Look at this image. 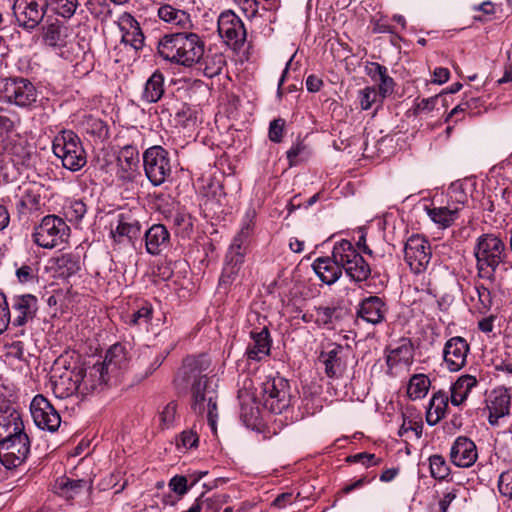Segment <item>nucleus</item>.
<instances>
[{
    "instance_id": "57",
    "label": "nucleus",
    "mask_w": 512,
    "mask_h": 512,
    "mask_svg": "<svg viewBox=\"0 0 512 512\" xmlns=\"http://www.w3.org/2000/svg\"><path fill=\"white\" fill-rule=\"evenodd\" d=\"M83 125L86 132L92 135L102 137L107 133L106 124L98 118L89 116L85 119Z\"/></svg>"
},
{
    "instance_id": "4",
    "label": "nucleus",
    "mask_w": 512,
    "mask_h": 512,
    "mask_svg": "<svg viewBox=\"0 0 512 512\" xmlns=\"http://www.w3.org/2000/svg\"><path fill=\"white\" fill-rule=\"evenodd\" d=\"M41 39L46 47L71 63L78 64L88 51L85 40L77 39L73 28L58 19L48 21L42 27Z\"/></svg>"
},
{
    "instance_id": "42",
    "label": "nucleus",
    "mask_w": 512,
    "mask_h": 512,
    "mask_svg": "<svg viewBox=\"0 0 512 512\" xmlns=\"http://www.w3.org/2000/svg\"><path fill=\"white\" fill-rule=\"evenodd\" d=\"M413 359L412 347L409 344H402L399 347L392 349L387 356L386 362L389 372L393 374V370L398 367L407 368Z\"/></svg>"
},
{
    "instance_id": "1",
    "label": "nucleus",
    "mask_w": 512,
    "mask_h": 512,
    "mask_svg": "<svg viewBox=\"0 0 512 512\" xmlns=\"http://www.w3.org/2000/svg\"><path fill=\"white\" fill-rule=\"evenodd\" d=\"M210 362L202 355L189 356L177 372L175 381L188 384L192 382L191 407L196 414H206L208 424L213 433L217 431V391L214 381L203 374L208 370Z\"/></svg>"
},
{
    "instance_id": "6",
    "label": "nucleus",
    "mask_w": 512,
    "mask_h": 512,
    "mask_svg": "<svg viewBox=\"0 0 512 512\" xmlns=\"http://www.w3.org/2000/svg\"><path fill=\"white\" fill-rule=\"evenodd\" d=\"M255 210L247 211L240 231L234 236L225 257V265L220 278L221 284L232 283L239 274L244 263L248 240L254 227Z\"/></svg>"
},
{
    "instance_id": "10",
    "label": "nucleus",
    "mask_w": 512,
    "mask_h": 512,
    "mask_svg": "<svg viewBox=\"0 0 512 512\" xmlns=\"http://www.w3.org/2000/svg\"><path fill=\"white\" fill-rule=\"evenodd\" d=\"M69 227L56 215L45 216L32 234L33 241L39 247L52 249L64 243L69 236Z\"/></svg>"
},
{
    "instance_id": "48",
    "label": "nucleus",
    "mask_w": 512,
    "mask_h": 512,
    "mask_svg": "<svg viewBox=\"0 0 512 512\" xmlns=\"http://www.w3.org/2000/svg\"><path fill=\"white\" fill-rule=\"evenodd\" d=\"M52 10L60 17L70 19L79 7L78 0H49Z\"/></svg>"
},
{
    "instance_id": "43",
    "label": "nucleus",
    "mask_w": 512,
    "mask_h": 512,
    "mask_svg": "<svg viewBox=\"0 0 512 512\" xmlns=\"http://www.w3.org/2000/svg\"><path fill=\"white\" fill-rule=\"evenodd\" d=\"M430 379L424 374L413 375L408 383L407 394L410 399L424 398L429 391Z\"/></svg>"
},
{
    "instance_id": "58",
    "label": "nucleus",
    "mask_w": 512,
    "mask_h": 512,
    "mask_svg": "<svg viewBox=\"0 0 512 512\" xmlns=\"http://www.w3.org/2000/svg\"><path fill=\"white\" fill-rule=\"evenodd\" d=\"M174 120L177 125H179L183 128H188L195 124L196 117L194 116L193 111L189 107L183 106L175 114Z\"/></svg>"
},
{
    "instance_id": "51",
    "label": "nucleus",
    "mask_w": 512,
    "mask_h": 512,
    "mask_svg": "<svg viewBox=\"0 0 512 512\" xmlns=\"http://www.w3.org/2000/svg\"><path fill=\"white\" fill-rule=\"evenodd\" d=\"M153 316V307L152 304L145 302L142 306H140L135 312H133L127 323L131 326H140L144 324H148Z\"/></svg>"
},
{
    "instance_id": "18",
    "label": "nucleus",
    "mask_w": 512,
    "mask_h": 512,
    "mask_svg": "<svg viewBox=\"0 0 512 512\" xmlns=\"http://www.w3.org/2000/svg\"><path fill=\"white\" fill-rule=\"evenodd\" d=\"M470 353V344L461 336L449 338L443 347V364L450 372H458L467 364V357Z\"/></svg>"
},
{
    "instance_id": "20",
    "label": "nucleus",
    "mask_w": 512,
    "mask_h": 512,
    "mask_svg": "<svg viewBox=\"0 0 512 512\" xmlns=\"http://www.w3.org/2000/svg\"><path fill=\"white\" fill-rule=\"evenodd\" d=\"M449 456L455 466L469 468L478 459L476 444L466 436H458L451 445Z\"/></svg>"
},
{
    "instance_id": "9",
    "label": "nucleus",
    "mask_w": 512,
    "mask_h": 512,
    "mask_svg": "<svg viewBox=\"0 0 512 512\" xmlns=\"http://www.w3.org/2000/svg\"><path fill=\"white\" fill-rule=\"evenodd\" d=\"M0 98L20 108H30L36 103L38 92L26 78H4L0 80Z\"/></svg>"
},
{
    "instance_id": "28",
    "label": "nucleus",
    "mask_w": 512,
    "mask_h": 512,
    "mask_svg": "<svg viewBox=\"0 0 512 512\" xmlns=\"http://www.w3.org/2000/svg\"><path fill=\"white\" fill-rule=\"evenodd\" d=\"M122 31V43L129 45L134 50H140L144 46V35L138 21L128 13H125L120 20Z\"/></svg>"
},
{
    "instance_id": "31",
    "label": "nucleus",
    "mask_w": 512,
    "mask_h": 512,
    "mask_svg": "<svg viewBox=\"0 0 512 512\" xmlns=\"http://www.w3.org/2000/svg\"><path fill=\"white\" fill-rule=\"evenodd\" d=\"M240 405V417L247 425H254L259 418V407L256 403L254 393L250 387L245 386L238 391Z\"/></svg>"
},
{
    "instance_id": "52",
    "label": "nucleus",
    "mask_w": 512,
    "mask_h": 512,
    "mask_svg": "<svg viewBox=\"0 0 512 512\" xmlns=\"http://www.w3.org/2000/svg\"><path fill=\"white\" fill-rule=\"evenodd\" d=\"M358 100L362 110H368L373 104L382 102L380 93L375 87H365L361 89L358 94Z\"/></svg>"
},
{
    "instance_id": "7",
    "label": "nucleus",
    "mask_w": 512,
    "mask_h": 512,
    "mask_svg": "<svg viewBox=\"0 0 512 512\" xmlns=\"http://www.w3.org/2000/svg\"><path fill=\"white\" fill-rule=\"evenodd\" d=\"M52 150L61 159L63 167L70 171H79L87 163L82 142L71 130H63L55 136Z\"/></svg>"
},
{
    "instance_id": "12",
    "label": "nucleus",
    "mask_w": 512,
    "mask_h": 512,
    "mask_svg": "<svg viewBox=\"0 0 512 512\" xmlns=\"http://www.w3.org/2000/svg\"><path fill=\"white\" fill-rule=\"evenodd\" d=\"M217 31L224 42L239 51L246 40L244 23L232 10L223 11L217 21Z\"/></svg>"
},
{
    "instance_id": "3",
    "label": "nucleus",
    "mask_w": 512,
    "mask_h": 512,
    "mask_svg": "<svg viewBox=\"0 0 512 512\" xmlns=\"http://www.w3.org/2000/svg\"><path fill=\"white\" fill-rule=\"evenodd\" d=\"M204 48L203 38L190 30L165 34L157 45L158 54L163 60L185 68L196 66Z\"/></svg>"
},
{
    "instance_id": "5",
    "label": "nucleus",
    "mask_w": 512,
    "mask_h": 512,
    "mask_svg": "<svg viewBox=\"0 0 512 512\" xmlns=\"http://www.w3.org/2000/svg\"><path fill=\"white\" fill-rule=\"evenodd\" d=\"M478 275L494 280L498 267L508 264V252L504 241L494 233L480 235L473 248Z\"/></svg>"
},
{
    "instance_id": "13",
    "label": "nucleus",
    "mask_w": 512,
    "mask_h": 512,
    "mask_svg": "<svg viewBox=\"0 0 512 512\" xmlns=\"http://www.w3.org/2000/svg\"><path fill=\"white\" fill-rule=\"evenodd\" d=\"M431 246L420 235H412L404 245V260L415 274L424 272L431 260Z\"/></svg>"
},
{
    "instance_id": "35",
    "label": "nucleus",
    "mask_w": 512,
    "mask_h": 512,
    "mask_svg": "<svg viewBox=\"0 0 512 512\" xmlns=\"http://www.w3.org/2000/svg\"><path fill=\"white\" fill-rule=\"evenodd\" d=\"M425 211L433 223L441 229H446L459 218L460 207L448 204L440 207H425Z\"/></svg>"
},
{
    "instance_id": "38",
    "label": "nucleus",
    "mask_w": 512,
    "mask_h": 512,
    "mask_svg": "<svg viewBox=\"0 0 512 512\" xmlns=\"http://www.w3.org/2000/svg\"><path fill=\"white\" fill-rule=\"evenodd\" d=\"M141 226L137 220L119 215L117 224L111 229V236L115 242L121 243L124 238L132 240L140 235Z\"/></svg>"
},
{
    "instance_id": "16",
    "label": "nucleus",
    "mask_w": 512,
    "mask_h": 512,
    "mask_svg": "<svg viewBox=\"0 0 512 512\" xmlns=\"http://www.w3.org/2000/svg\"><path fill=\"white\" fill-rule=\"evenodd\" d=\"M9 313L11 315V326L24 327L32 322L38 311V299L32 294L13 295L6 297Z\"/></svg>"
},
{
    "instance_id": "56",
    "label": "nucleus",
    "mask_w": 512,
    "mask_h": 512,
    "mask_svg": "<svg viewBox=\"0 0 512 512\" xmlns=\"http://www.w3.org/2000/svg\"><path fill=\"white\" fill-rule=\"evenodd\" d=\"M198 442L199 437L196 432H194L193 430H185L177 438L176 445L179 450H188L197 447Z\"/></svg>"
},
{
    "instance_id": "55",
    "label": "nucleus",
    "mask_w": 512,
    "mask_h": 512,
    "mask_svg": "<svg viewBox=\"0 0 512 512\" xmlns=\"http://www.w3.org/2000/svg\"><path fill=\"white\" fill-rule=\"evenodd\" d=\"M177 413V404L174 401L169 402L160 412V423L163 429L173 427Z\"/></svg>"
},
{
    "instance_id": "44",
    "label": "nucleus",
    "mask_w": 512,
    "mask_h": 512,
    "mask_svg": "<svg viewBox=\"0 0 512 512\" xmlns=\"http://www.w3.org/2000/svg\"><path fill=\"white\" fill-rule=\"evenodd\" d=\"M470 297L473 301L476 300L475 306L480 313L488 312L493 305L492 293L483 284H475Z\"/></svg>"
},
{
    "instance_id": "26",
    "label": "nucleus",
    "mask_w": 512,
    "mask_h": 512,
    "mask_svg": "<svg viewBox=\"0 0 512 512\" xmlns=\"http://www.w3.org/2000/svg\"><path fill=\"white\" fill-rule=\"evenodd\" d=\"M145 249L150 255H160L170 245V233L162 224L152 225L144 235Z\"/></svg>"
},
{
    "instance_id": "2",
    "label": "nucleus",
    "mask_w": 512,
    "mask_h": 512,
    "mask_svg": "<svg viewBox=\"0 0 512 512\" xmlns=\"http://www.w3.org/2000/svg\"><path fill=\"white\" fill-rule=\"evenodd\" d=\"M312 267L327 285L334 284L342 276V271L355 283L364 282L371 275L370 265L353 244L345 239L334 244L331 257L317 258Z\"/></svg>"
},
{
    "instance_id": "24",
    "label": "nucleus",
    "mask_w": 512,
    "mask_h": 512,
    "mask_svg": "<svg viewBox=\"0 0 512 512\" xmlns=\"http://www.w3.org/2000/svg\"><path fill=\"white\" fill-rule=\"evenodd\" d=\"M43 186L36 182L22 183L15 194L17 207L21 210L35 211L41 206Z\"/></svg>"
},
{
    "instance_id": "30",
    "label": "nucleus",
    "mask_w": 512,
    "mask_h": 512,
    "mask_svg": "<svg viewBox=\"0 0 512 512\" xmlns=\"http://www.w3.org/2000/svg\"><path fill=\"white\" fill-rule=\"evenodd\" d=\"M81 373L66 371L53 382V393L57 398L65 399L74 394L80 395Z\"/></svg>"
},
{
    "instance_id": "33",
    "label": "nucleus",
    "mask_w": 512,
    "mask_h": 512,
    "mask_svg": "<svg viewBox=\"0 0 512 512\" xmlns=\"http://www.w3.org/2000/svg\"><path fill=\"white\" fill-rule=\"evenodd\" d=\"M479 384L474 375L463 374L452 384L450 401L454 406L462 405L468 398L471 391Z\"/></svg>"
},
{
    "instance_id": "40",
    "label": "nucleus",
    "mask_w": 512,
    "mask_h": 512,
    "mask_svg": "<svg viewBox=\"0 0 512 512\" xmlns=\"http://www.w3.org/2000/svg\"><path fill=\"white\" fill-rule=\"evenodd\" d=\"M52 268L58 277L69 278L80 269L79 257L71 253L62 254L54 258Z\"/></svg>"
},
{
    "instance_id": "36",
    "label": "nucleus",
    "mask_w": 512,
    "mask_h": 512,
    "mask_svg": "<svg viewBox=\"0 0 512 512\" xmlns=\"http://www.w3.org/2000/svg\"><path fill=\"white\" fill-rule=\"evenodd\" d=\"M449 399L448 394L441 390L432 395L426 412V421L430 426L436 425L446 416Z\"/></svg>"
},
{
    "instance_id": "46",
    "label": "nucleus",
    "mask_w": 512,
    "mask_h": 512,
    "mask_svg": "<svg viewBox=\"0 0 512 512\" xmlns=\"http://www.w3.org/2000/svg\"><path fill=\"white\" fill-rule=\"evenodd\" d=\"M172 222L176 229L177 235L182 238L190 237L193 232V218L189 213L184 211H177L172 216Z\"/></svg>"
},
{
    "instance_id": "62",
    "label": "nucleus",
    "mask_w": 512,
    "mask_h": 512,
    "mask_svg": "<svg viewBox=\"0 0 512 512\" xmlns=\"http://www.w3.org/2000/svg\"><path fill=\"white\" fill-rule=\"evenodd\" d=\"M498 488L503 496L512 498V470H507L500 474Z\"/></svg>"
},
{
    "instance_id": "54",
    "label": "nucleus",
    "mask_w": 512,
    "mask_h": 512,
    "mask_svg": "<svg viewBox=\"0 0 512 512\" xmlns=\"http://www.w3.org/2000/svg\"><path fill=\"white\" fill-rule=\"evenodd\" d=\"M309 156L307 146L303 142H297L287 151V158L290 165H296L300 160H305Z\"/></svg>"
},
{
    "instance_id": "22",
    "label": "nucleus",
    "mask_w": 512,
    "mask_h": 512,
    "mask_svg": "<svg viewBox=\"0 0 512 512\" xmlns=\"http://www.w3.org/2000/svg\"><path fill=\"white\" fill-rule=\"evenodd\" d=\"M80 395L85 396L98 388L106 385L111 376L104 371V367L95 363L94 365L81 369Z\"/></svg>"
},
{
    "instance_id": "8",
    "label": "nucleus",
    "mask_w": 512,
    "mask_h": 512,
    "mask_svg": "<svg viewBox=\"0 0 512 512\" xmlns=\"http://www.w3.org/2000/svg\"><path fill=\"white\" fill-rule=\"evenodd\" d=\"M260 401L272 413L287 410L292 401L289 381L279 375L266 377L261 384Z\"/></svg>"
},
{
    "instance_id": "21",
    "label": "nucleus",
    "mask_w": 512,
    "mask_h": 512,
    "mask_svg": "<svg viewBox=\"0 0 512 512\" xmlns=\"http://www.w3.org/2000/svg\"><path fill=\"white\" fill-rule=\"evenodd\" d=\"M139 151L133 145L124 146L117 158V177L122 182H131L139 174Z\"/></svg>"
},
{
    "instance_id": "41",
    "label": "nucleus",
    "mask_w": 512,
    "mask_h": 512,
    "mask_svg": "<svg viewBox=\"0 0 512 512\" xmlns=\"http://www.w3.org/2000/svg\"><path fill=\"white\" fill-rule=\"evenodd\" d=\"M88 488V482L83 479L73 480L61 477L56 480L54 491L66 499H73Z\"/></svg>"
},
{
    "instance_id": "49",
    "label": "nucleus",
    "mask_w": 512,
    "mask_h": 512,
    "mask_svg": "<svg viewBox=\"0 0 512 512\" xmlns=\"http://www.w3.org/2000/svg\"><path fill=\"white\" fill-rule=\"evenodd\" d=\"M87 212L86 204L80 199H71L64 207L65 217L70 222H79Z\"/></svg>"
},
{
    "instance_id": "50",
    "label": "nucleus",
    "mask_w": 512,
    "mask_h": 512,
    "mask_svg": "<svg viewBox=\"0 0 512 512\" xmlns=\"http://www.w3.org/2000/svg\"><path fill=\"white\" fill-rule=\"evenodd\" d=\"M338 312L336 307H318L315 309V322L319 326L333 328L338 319Z\"/></svg>"
},
{
    "instance_id": "32",
    "label": "nucleus",
    "mask_w": 512,
    "mask_h": 512,
    "mask_svg": "<svg viewBox=\"0 0 512 512\" xmlns=\"http://www.w3.org/2000/svg\"><path fill=\"white\" fill-rule=\"evenodd\" d=\"M252 341L246 349L248 359L260 361L270 353L271 340L269 331L264 327L259 332L251 333Z\"/></svg>"
},
{
    "instance_id": "60",
    "label": "nucleus",
    "mask_w": 512,
    "mask_h": 512,
    "mask_svg": "<svg viewBox=\"0 0 512 512\" xmlns=\"http://www.w3.org/2000/svg\"><path fill=\"white\" fill-rule=\"evenodd\" d=\"M188 483L189 480L186 479L184 475H175L170 479L168 486L171 491L182 496L189 490Z\"/></svg>"
},
{
    "instance_id": "25",
    "label": "nucleus",
    "mask_w": 512,
    "mask_h": 512,
    "mask_svg": "<svg viewBox=\"0 0 512 512\" xmlns=\"http://www.w3.org/2000/svg\"><path fill=\"white\" fill-rule=\"evenodd\" d=\"M388 308L385 302L378 296H369L363 299L357 314L364 321L376 325L385 319Z\"/></svg>"
},
{
    "instance_id": "15",
    "label": "nucleus",
    "mask_w": 512,
    "mask_h": 512,
    "mask_svg": "<svg viewBox=\"0 0 512 512\" xmlns=\"http://www.w3.org/2000/svg\"><path fill=\"white\" fill-rule=\"evenodd\" d=\"M47 6L46 0H15L13 13L20 27L32 31L42 22Z\"/></svg>"
},
{
    "instance_id": "29",
    "label": "nucleus",
    "mask_w": 512,
    "mask_h": 512,
    "mask_svg": "<svg viewBox=\"0 0 512 512\" xmlns=\"http://www.w3.org/2000/svg\"><path fill=\"white\" fill-rule=\"evenodd\" d=\"M225 65L226 57L222 52L213 51L211 49L205 51L204 48L202 57H200L195 67H197V70L205 77L213 78L221 74Z\"/></svg>"
},
{
    "instance_id": "59",
    "label": "nucleus",
    "mask_w": 512,
    "mask_h": 512,
    "mask_svg": "<svg viewBox=\"0 0 512 512\" xmlns=\"http://www.w3.org/2000/svg\"><path fill=\"white\" fill-rule=\"evenodd\" d=\"M378 82V92L380 93L381 99L386 98L390 95L394 90V80L392 77L388 75V71L384 72L383 75L377 79Z\"/></svg>"
},
{
    "instance_id": "27",
    "label": "nucleus",
    "mask_w": 512,
    "mask_h": 512,
    "mask_svg": "<svg viewBox=\"0 0 512 512\" xmlns=\"http://www.w3.org/2000/svg\"><path fill=\"white\" fill-rule=\"evenodd\" d=\"M157 15L161 21L172 27L183 29L184 31L193 28L191 15L186 10L176 8L170 4L159 6Z\"/></svg>"
},
{
    "instance_id": "37",
    "label": "nucleus",
    "mask_w": 512,
    "mask_h": 512,
    "mask_svg": "<svg viewBox=\"0 0 512 512\" xmlns=\"http://www.w3.org/2000/svg\"><path fill=\"white\" fill-rule=\"evenodd\" d=\"M24 432V424L16 410L0 411V441Z\"/></svg>"
},
{
    "instance_id": "17",
    "label": "nucleus",
    "mask_w": 512,
    "mask_h": 512,
    "mask_svg": "<svg viewBox=\"0 0 512 512\" xmlns=\"http://www.w3.org/2000/svg\"><path fill=\"white\" fill-rule=\"evenodd\" d=\"M30 412L36 426L42 430L55 432L60 424L61 417L53 405L43 395H36L30 404Z\"/></svg>"
},
{
    "instance_id": "47",
    "label": "nucleus",
    "mask_w": 512,
    "mask_h": 512,
    "mask_svg": "<svg viewBox=\"0 0 512 512\" xmlns=\"http://www.w3.org/2000/svg\"><path fill=\"white\" fill-rule=\"evenodd\" d=\"M226 502V496L215 494L207 498H199L194 502L197 512H219Z\"/></svg>"
},
{
    "instance_id": "64",
    "label": "nucleus",
    "mask_w": 512,
    "mask_h": 512,
    "mask_svg": "<svg viewBox=\"0 0 512 512\" xmlns=\"http://www.w3.org/2000/svg\"><path fill=\"white\" fill-rule=\"evenodd\" d=\"M408 431L414 432L416 438H420L423 432V423L412 419H404L399 429V436H403Z\"/></svg>"
},
{
    "instance_id": "45",
    "label": "nucleus",
    "mask_w": 512,
    "mask_h": 512,
    "mask_svg": "<svg viewBox=\"0 0 512 512\" xmlns=\"http://www.w3.org/2000/svg\"><path fill=\"white\" fill-rule=\"evenodd\" d=\"M429 470L432 478L436 480H445L451 473V469L446 459L440 454H433L428 458Z\"/></svg>"
},
{
    "instance_id": "39",
    "label": "nucleus",
    "mask_w": 512,
    "mask_h": 512,
    "mask_svg": "<svg viewBox=\"0 0 512 512\" xmlns=\"http://www.w3.org/2000/svg\"><path fill=\"white\" fill-rule=\"evenodd\" d=\"M164 94V75L156 70L147 79L142 93V100L146 103L158 102Z\"/></svg>"
},
{
    "instance_id": "23",
    "label": "nucleus",
    "mask_w": 512,
    "mask_h": 512,
    "mask_svg": "<svg viewBox=\"0 0 512 512\" xmlns=\"http://www.w3.org/2000/svg\"><path fill=\"white\" fill-rule=\"evenodd\" d=\"M510 404L511 397L506 390L498 389L492 391L486 400L489 424L492 426L498 425L499 419L509 414Z\"/></svg>"
},
{
    "instance_id": "11",
    "label": "nucleus",
    "mask_w": 512,
    "mask_h": 512,
    "mask_svg": "<svg viewBox=\"0 0 512 512\" xmlns=\"http://www.w3.org/2000/svg\"><path fill=\"white\" fill-rule=\"evenodd\" d=\"M145 175L153 186H160L169 179L172 165L168 151L155 145L143 153Z\"/></svg>"
},
{
    "instance_id": "53",
    "label": "nucleus",
    "mask_w": 512,
    "mask_h": 512,
    "mask_svg": "<svg viewBox=\"0 0 512 512\" xmlns=\"http://www.w3.org/2000/svg\"><path fill=\"white\" fill-rule=\"evenodd\" d=\"M448 198V204L452 206H459L460 210L468 201V196L460 183H452L450 185L448 188Z\"/></svg>"
},
{
    "instance_id": "14",
    "label": "nucleus",
    "mask_w": 512,
    "mask_h": 512,
    "mask_svg": "<svg viewBox=\"0 0 512 512\" xmlns=\"http://www.w3.org/2000/svg\"><path fill=\"white\" fill-rule=\"evenodd\" d=\"M29 452L30 441L25 432L0 441V462L8 469L20 466Z\"/></svg>"
},
{
    "instance_id": "34",
    "label": "nucleus",
    "mask_w": 512,
    "mask_h": 512,
    "mask_svg": "<svg viewBox=\"0 0 512 512\" xmlns=\"http://www.w3.org/2000/svg\"><path fill=\"white\" fill-rule=\"evenodd\" d=\"M127 361L125 348L121 344H114L106 352L103 362H98V364L103 366L104 371L111 377H116L118 371L126 367Z\"/></svg>"
},
{
    "instance_id": "19",
    "label": "nucleus",
    "mask_w": 512,
    "mask_h": 512,
    "mask_svg": "<svg viewBox=\"0 0 512 512\" xmlns=\"http://www.w3.org/2000/svg\"><path fill=\"white\" fill-rule=\"evenodd\" d=\"M346 348L335 342H328L323 345L319 355V363L324 366V372L329 378H339L345 371Z\"/></svg>"
},
{
    "instance_id": "63",
    "label": "nucleus",
    "mask_w": 512,
    "mask_h": 512,
    "mask_svg": "<svg viewBox=\"0 0 512 512\" xmlns=\"http://www.w3.org/2000/svg\"><path fill=\"white\" fill-rule=\"evenodd\" d=\"M7 305L5 294L0 292V334L11 325L12 319Z\"/></svg>"
},
{
    "instance_id": "61",
    "label": "nucleus",
    "mask_w": 512,
    "mask_h": 512,
    "mask_svg": "<svg viewBox=\"0 0 512 512\" xmlns=\"http://www.w3.org/2000/svg\"><path fill=\"white\" fill-rule=\"evenodd\" d=\"M14 127L13 121L4 115H0V154L6 150L7 134L12 131Z\"/></svg>"
}]
</instances>
